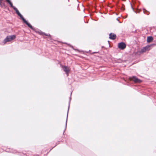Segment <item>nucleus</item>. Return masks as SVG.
Masks as SVG:
<instances>
[{"instance_id":"nucleus-1","label":"nucleus","mask_w":156,"mask_h":156,"mask_svg":"<svg viewBox=\"0 0 156 156\" xmlns=\"http://www.w3.org/2000/svg\"><path fill=\"white\" fill-rule=\"evenodd\" d=\"M8 3L10 5V7L13 8L14 10L16 11V13L18 15V16H19L20 17V18L22 19L23 22L25 23L28 26V27L30 28L31 30H34V29L33 27L29 23H28L23 17V16L20 12L17 9V8L13 5L12 3L11 2V1H9L8 2Z\"/></svg>"},{"instance_id":"nucleus-2","label":"nucleus","mask_w":156,"mask_h":156,"mask_svg":"<svg viewBox=\"0 0 156 156\" xmlns=\"http://www.w3.org/2000/svg\"><path fill=\"white\" fill-rule=\"evenodd\" d=\"M16 38V36L14 35L7 36L6 38L4 40L3 42L5 44L7 42L13 40Z\"/></svg>"},{"instance_id":"nucleus-3","label":"nucleus","mask_w":156,"mask_h":156,"mask_svg":"<svg viewBox=\"0 0 156 156\" xmlns=\"http://www.w3.org/2000/svg\"><path fill=\"white\" fill-rule=\"evenodd\" d=\"M129 79L133 81L135 83H140L142 82L141 80L139 79L135 76H133L132 77H130Z\"/></svg>"},{"instance_id":"nucleus-4","label":"nucleus","mask_w":156,"mask_h":156,"mask_svg":"<svg viewBox=\"0 0 156 156\" xmlns=\"http://www.w3.org/2000/svg\"><path fill=\"white\" fill-rule=\"evenodd\" d=\"M152 45V44L150 45H147L144 47L140 51L141 53H144L145 52L147 51H149L150 49V47Z\"/></svg>"},{"instance_id":"nucleus-5","label":"nucleus","mask_w":156,"mask_h":156,"mask_svg":"<svg viewBox=\"0 0 156 156\" xmlns=\"http://www.w3.org/2000/svg\"><path fill=\"white\" fill-rule=\"evenodd\" d=\"M126 45L125 43L122 42L118 44V48L121 50L124 49L126 47Z\"/></svg>"},{"instance_id":"nucleus-6","label":"nucleus","mask_w":156,"mask_h":156,"mask_svg":"<svg viewBox=\"0 0 156 156\" xmlns=\"http://www.w3.org/2000/svg\"><path fill=\"white\" fill-rule=\"evenodd\" d=\"M71 100V98L70 97L69 98V106H68V111H67V117H66V124H65V129H64V131L63 134H64V133L65 132V131L66 130V126H67V119H68V113L69 112V106H70V104Z\"/></svg>"},{"instance_id":"nucleus-7","label":"nucleus","mask_w":156,"mask_h":156,"mask_svg":"<svg viewBox=\"0 0 156 156\" xmlns=\"http://www.w3.org/2000/svg\"><path fill=\"white\" fill-rule=\"evenodd\" d=\"M116 37V34L112 33H110L109 34V38L110 39L112 40H115Z\"/></svg>"},{"instance_id":"nucleus-8","label":"nucleus","mask_w":156,"mask_h":156,"mask_svg":"<svg viewBox=\"0 0 156 156\" xmlns=\"http://www.w3.org/2000/svg\"><path fill=\"white\" fill-rule=\"evenodd\" d=\"M63 69L64 71L65 72L66 74L68 76L69 71V68L67 66H64L63 67Z\"/></svg>"},{"instance_id":"nucleus-9","label":"nucleus","mask_w":156,"mask_h":156,"mask_svg":"<svg viewBox=\"0 0 156 156\" xmlns=\"http://www.w3.org/2000/svg\"><path fill=\"white\" fill-rule=\"evenodd\" d=\"M153 40V38L152 36L148 37L147 38V42H151Z\"/></svg>"},{"instance_id":"nucleus-10","label":"nucleus","mask_w":156,"mask_h":156,"mask_svg":"<svg viewBox=\"0 0 156 156\" xmlns=\"http://www.w3.org/2000/svg\"><path fill=\"white\" fill-rule=\"evenodd\" d=\"M33 27L34 29V30H32L34 31L36 33H38L40 35H43V34L44 32L41 31V30H37L35 28H34Z\"/></svg>"},{"instance_id":"nucleus-11","label":"nucleus","mask_w":156,"mask_h":156,"mask_svg":"<svg viewBox=\"0 0 156 156\" xmlns=\"http://www.w3.org/2000/svg\"><path fill=\"white\" fill-rule=\"evenodd\" d=\"M117 6L119 8H120L122 10H125L124 5L123 4L122 5V6L121 7L119 6Z\"/></svg>"},{"instance_id":"nucleus-12","label":"nucleus","mask_w":156,"mask_h":156,"mask_svg":"<svg viewBox=\"0 0 156 156\" xmlns=\"http://www.w3.org/2000/svg\"><path fill=\"white\" fill-rule=\"evenodd\" d=\"M143 12L144 13H145L146 12H148L145 9H143Z\"/></svg>"},{"instance_id":"nucleus-13","label":"nucleus","mask_w":156,"mask_h":156,"mask_svg":"<svg viewBox=\"0 0 156 156\" xmlns=\"http://www.w3.org/2000/svg\"><path fill=\"white\" fill-rule=\"evenodd\" d=\"M46 36H50V35L49 34H46L44 33L43 34Z\"/></svg>"},{"instance_id":"nucleus-14","label":"nucleus","mask_w":156,"mask_h":156,"mask_svg":"<svg viewBox=\"0 0 156 156\" xmlns=\"http://www.w3.org/2000/svg\"><path fill=\"white\" fill-rule=\"evenodd\" d=\"M64 43L68 44L69 46L71 48H73V46H72L70 44H67V43Z\"/></svg>"},{"instance_id":"nucleus-15","label":"nucleus","mask_w":156,"mask_h":156,"mask_svg":"<svg viewBox=\"0 0 156 156\" xmlns=\"http://www.w3.org/2000/svg\"><path fill=\"white\" fill-rule=\"evenodd\" d=\"M130 4H131V8L133 9V10L134 11V9L133 8V7L132 6V4L131 3H130Z\"/></svg>"},{"instance_id":"nucleus-16","label":"nucleus","mask_w":156,"mask_h":156,"mask_svg":"<svg viewBox=\"0 0 156 156\" xmlns=\"http://www.w3.org/2000/svg\"><path fill=\"white\" fill-rule=\"evenodd\" d=\"M2 0H0V5H1Z\"/></svg>"},{"instance_id":"nucleus-17","label":"nucleus","mask_w":156,"mask_h":156,"mask_svg":"<svg viewBox=\"0 0 156 156\" xmlns=\"http://www.w3.org/2000/svg\"><path fill=\"white\" fill-rule=\"evenodd\" d=\"M8 3L10 0H5Z\"/></svg>"},{"instance_id":"nucleus-18","label":"nucleus","mask_w":156,"mask_h":156,"mask_svg":"<svg viewBox=\"0 0 156 156\" xmlns=\"http://www.w3.org/2000/svg\"><path fill=\"white\" fill-rule=\"evenodd\" d=\"M72 93V92H71V94H70L71 95Z\"/></svg>"},{"instance_id":"nucleus-19","label":"nucleus","mask_w":156,"mask_h":156,"mask_svg":"<svg viewBox=\"0 0 156 156\" xmlns=\"http://www.w3.org/2000/svg\"><path fill=\"white\" fill-rule=\"evenodd\" d=\"M56 145L55 146V147ZM54 147H53L51 149H52L53 148H54Z\"/></svg>"},{"instance_id":"nucleus-20","label":"nucleus","mask_w":156,"mask_h":156,"mask_svg":"<svg viewBox=\"0 0 156 156\" xmlns=\"http://www.w3.org/2000/svg\"><path fill=\"white\" fill-rule=\"evenodd\" d=\"M117 20H118V18H117Z\"/></svg>"},{"instance_id":"nucleus-21","label":"nucleus","mask_w":156,"mask_h":156,"mask_svg":"<svg viewBox=\"0 0 156 156\" xmlns=\"http://www.w3.org/2000/svg\"><path fill=\"white\" fill-rule=\"evenodd\" d=\"M119 60L120 61H121V59H119Z\"/></svg>"},{"instance_id":"nucleus-22","label":"nucleus","mask_w":156,"mask_h":156,"mask_svg":"<svg viewBox=\"0 0 156 156\" xmlns=\"http://www.w3.org/2000/svg\"><path fill=\"white\" fill-rule=\"evenodd\" d=\"M58 144H58L57 143H56V144Z\"/></svg>"},{"instance_id":"nucleus-23","label":"nucleus","mask_w":156,"mask_h":156,"mask_svg":"<svg viewBox=\"0 0 156 156\" xmlns=\"http://www.w3.org/2000/svg\"><path fill=\"white\" fill-rule=\"evenodd\" d=\"M147 15H148L149 14H147Z\"/></svg>"}]
</instances>
